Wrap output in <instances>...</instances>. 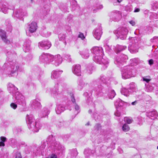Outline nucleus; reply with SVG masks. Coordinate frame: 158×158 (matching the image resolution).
Masks as SVG:
<instances>
[{"label":"nucleus","mask_w":158,"mask_h":158,"mask_svg":"<svg viewBox=\"0 0 158 158\" xmlns=\"http://www.w3.org/2000/svg\"><path fill=\"white\" fill-rule=\"evenodd\" d=\"M91 51L94 54L93 59L94 60L98 63L102 64V70L106 69L108 65L109 62L107 58L104 56L102 48L101 47H95L91 49Z\"/></svg>","instance_id":"1"},{"label":"nucleus","mask_w":158,"mask_h":158,"mask_svg":"<svg viewBox=\"0 0 158 158\" xmlns=\"http://www.w3.org/2000/svg\"><path fill=\"white\" fill-rule=\"evenodd\" d=\"M78 37L79 38H81L82 40L85 38V37L84 36L83 34L81 32L79 33Z\"/></svg>","instance_id":"49"},{"label":"nucleus","mask_w":158,"mask_h":158,"mask_svg":"<svg viewBox=\"0 0 158 158\" xmlns=\"http://www.w3.org/2000/svg\"><path fill=\"white\" fill-rule=\"evenodd\" d=\"M125 10L128 12H130L132 10V6L131 5H127L125 7Z\"/></svg>","instance_id":"37"},{"label":"nucleus","mask_w":158,"mask_h":158,"mask_svg":"<svg viewBox=\"0 0 158 158\" xmlns=\"http://www.w3.org/2000/svg\"><path fill=\"white\" fill-rule=\"evenodd\" d=\"M130 45L128 49L131 53H134L138 52L139 47L137 44H130Z\"/></svg>","instance_id":"18"},{"label":"nucleus","mask_w":158,"mask_h":158,"mask_svg":"<svg viewBox=\"0 0 158 158\" xmlns=\"http://www.w3.org/2000/svg\"><path fill=\"white\" fill-rule=\"evenodd\" d=\"M78 154V152L76 149H73L71 150L68 154L67 158H75Z\"/></svg>","instance_id":"26"},{"label":"nucleus","mask_w":158,"mask_h":158,"mask_svg":"<svg viewBox=\"0 0 158 158\" xmlns=\"http://www.w3.org/2000/svg\"><path fill=\"white\" fill-rule=\"evenodd\" d=\"M49 158H57V155L55 154H52L50 156H48Z\"/></svg>","instance_id":"52"},{"label":"nucleus","mask_w":158,"mask_h":158,"mask_svg":"<svg viewBox=\"0 0 158 158\" xmlns=\"http://www.w3.org/2000/svg\"><path fill=\"white\" fill-rule=\"evenodd\" d=\"M27 14L26 11L22 9H19L15 11L13 16L14 17L20 18L22 16H26Z\"/></svg>","instance_id":"11"},{"label":"nucleus","mask_w":158,"mask_h":158,"mask_svg":"<svg viewBox=\"0 0 158 158\" xmlns=\"http://www.w3.org/2000/svg\"><path fill=\"white\" fill-rule=\"evenodd\" d=\"M139 102L138 101H135L134 102H132L131 103V104L132 105L135 106L137 104H138Z\"/></svg>","instance_id":"58"},{"label":"nucleus","mask_w":158,"mask_h":158,"mask_svg":"<svg viewBox=\"0 0 158 158\" xmlns=\"http://www.w3.org/2000/svg\"><path fill=\"white\" fill-rule=\"evenodd\" d=\"M110 17L114 21H118L122 17V13L120 11L114 10L110 13Z\"/></svg>","instance_id":"9"},{"label":"nucleus","mask_w":158,"mask_h":158,"mask_svg":"<svg viewBox=\"0 0 158 158\" xmlns=\"http://www.w3.org/2000/svg\"><path fill=\"white\" fill-rule=\"evenodd\" d=\"M5 146V143L1 141L0 142V147L2 146Z\"/></svg>","instance_id":"64"},{"label":"nucleus","mask_w":158,"mask_h":158,"mask_svg":"<svg viewBox=\"0 0 158 158\" xmlns=\"http://www.w3.org/2000/svg\"><path fill=\"white\" fill-rule=\"evenodd\" d=\"M65 110V107L62 105H59L57 106L56 111L57 114H60Z\"/></svg>","instance_id":"29"},{"label":"nucleus","mask_w":158,"mask_h":158,"mask_svg":"<svg viewBox=\"0 0 158 158\" xmlns=\"http://www.w3.org/2000/svg\"><path fill=\"white\" fill-rule=\"evenodd\" d=\"M72 70L73 73L75 75L79 76H81V67L79 64L74 65L73 66Z\"/></svg>","instance_id":"15"},{"label":"nucleus","mask_w":158,"mask_h":158,"mask_svg":"<svg viewBox=\"0 0 158 158\" xmlns=\"http://www.w3.org/2000/svg\"><path fill=\"white\" fill-rule=\"evenodd\" d=\"M115 33L117 34L120 39L124 40L126 38V35L128 33V30L125 27H119L115 31Z\"/></svg>","instance_id":"8"},{"label":"nucleus","mask_w":158,"mask_h":158,"mask_svg":"<svg viewBox=\"0 0 158 158\" xmlns=\"http://www.w3.org/2000/svg\"><path fill=\"white\" fill-rule=\"evenodd\" d=\"M145 86H146V90L148 92H151L152 91V90L153 89V88L152 87L150 86L149 85L146 84H145Z\"/></svg>","instance_id":"43"},{"label":"nucleus","mask_w":158,"mask_h":158,"mask_svg":"<svg viewBox=\"0 0 158 158\" xmlns=\"http://www.w3.org/2000/svg\"><path fill=\"white\" fill-rule=\"evenodd\" d=\"M48 149L49 151H54V152L58 154L63 152L65 149L64 147L60 145L59 142L55 141L52 142Z\"/></svg>","instance_id":"3"},{"label":"nucleus","mask_w":158,"mask_h":158,"mask_svg":"<svg viewBox=\"0 0 158 158\" xmlns=\"http://www.w3.org/2000/svg\"><path fill=\"white\" fill-rule=\"evenodd\" d=\"M148 62H149V64H150L151 65H152V64H153V60H152V59L150 60H149Z\"/></svg>","instance_id":"63"},{"label":"nucleus","mask_w":158,"mask_h":158,"mask_svg":"<svg viewBox=\"0 0 158 158\" xmlns=\"http://www.w3.org/2000/svg\"><path fill=\"white\" fill-rule=\"evenodd\" d=\"M43 33L44 34V36L45 37H48L50 35V33H49L48 34H47V31L46 30H44L43 32Z\"/></svg>","instance_id":"51"},{"label":"nucleus","mask_w":158,"mask_h":158,"mask_svg":"<svg viewBox=\"0 0 158 158\" xmlns=\"http://www.w3.org/2000/svg\"><path fill=\"white\" fill-rule=\"evenodd\" d=\"M0 36L2 41L6 44H9L10 41L7 39L6 32L4 30H0Z\"/></svg>","instance_id":"17"},{"label":"nucleus","mask_w":158,"mask_h":158,"mask_svg":"<svg viewBox=\"0 0 158 158\" xmlns=\"http://www.w3.org/2000/svg\"><path fill=\"white\" fill-rule=\"evenodd\" d=\"M15 158H22V156L21 154L19 153H17L16 154Z\"/></svg>","instance_id":"55"},{"label":"nucleus","mask_w":158,"mask_h":158,"mask_svg":"<svg viewBox=\"0 0 158 158\" xmlns=\"http://www.w3.org/2000/svg\"><path fill=\"white\" fill-rule=\"evenodd\" d=\"M8 88L10 93H12L13 94L17 91L18 89L14 85L11 83H9Z\"/></svg>","instance_id":"22"},{"label":"nucleus","mask_w":158,"mask_h":158,"mask_svg":"<svg viewBox=\"0 0 158 158\" xmlns=\"http://www.w3.org/2000/svg\"><path fill=\"white\" fill-rule=\"evenodd\" d=\"M49 111L47 108H44L42 111L41 113L40 114L41 118L44 117L48 114Z\"/></svg>","instance_id":"30"},{"label":"nucleus","mask_w":158,"mask_h":158,"mask_svg":"<svg viewBox=\"0 0 158 158\" xmlns=\"http://www.w3.org/2000/svg\"><path fill=\"white\" fill-rule=\"evenodd\" d=\"M150 80V79H148L146 77H144L143 78V80L146 81L147 83H148Z\"/></svg>","instance_id":"56"},{"label":"nucleus","mask_w":158,"mask_h":158,"mask_svg":"<svg viewBox=\"0 0 158 158\" xmlns=\"http://www.w3.org/2000/svg\"><path fill=\"white\" fill-rule=\"evenodd\" d=\"M94 67L92 64H90L89 65L87 68V70L88 73L89 74H91L92 72L93 69Z\"/></svg>","instance_id":"38"},{"label":"nucleus","mask_w":158,"mask_h":158,"mask_svg":"<svg viewBox=\"0 0 158 158\" xmlns=\"http://www.w3.org/2000/svg\"><path fill=\"white\" fill-rule=\"evenodd\" d=\"M46 146L44 144H42L40 147H38L36 149V152L35 153V155H37L39 154L43 155V153L44 152V150Z\"/></svg>","instance_id":"28"},{"label":"nucleus","mask_w":158,"mask_h":158,"mask_svg":"<svg viewBox=\"0 0 158 158\" xmlns=\"http://www.w3.org/2000/svg\"><path fill=\"white\" fill-rule=\"evenodd\" d=\"M37 28V23L36 22H32L28 26L29 31L31 33L34 32L36 30Z\"/></svg>","instance_id":"19"},{"label":"nucleus","mask_w":158,"mask_h":158,"mask_svg":"<svg viewBox=\"0 0 158 158\" xmlns=\"http://www.w3.org/2000/svg\"><path fill=\"white\" fill-rule=\"evenodd\" d=\"M75 109L76 110H78L79 109V107L76 104L75 105Z\"/></svg>","instance_id":"62"},{"label":"nucleus","mask_w":158,"mask_h":158,"mask_svg":"<svg viewBox=\"0 0 158 158\" xmlns=\"http://www.w3.org/2000/svg\"><path fill=\"white\" fill-rule=\"evenodd\" d=\"M98 89H97L96 91L97 92H101V91H102V87L101 85H100V87H98Z\"/></svg>","instance_id":"61"},{"label":"nucleus","mask_w":158,"mask_h":158,"mask_svg":"<svg viewBox=\"0 0 158 158\" xmlns=\"http://www.w3.org/2000/svg\"><path fill=\"white\" fill-rule=\"evenodd\" d=\"M93 35L97 40L100 39L102 34V28L101 26H99L93 31Z\"/></svg>","instance_id":"13"},{"label":"nucleus","mask_w":158,"mask_h":158,"mask_svg":"<svg viewBox=\"0 0 158 158\" xmlns=\"http://www.w3.org/2000/svg\"><path fill=\"white\" fill-rule=\"evenodd\" d=\"M62 57L60 55H57L55 56H53V58L52 59V64L56 66H58L60 64L62 61Z\"/></svg>","instance_id":"14"},{"label":"nucleus","mask_w":158,"mask_h":158,"mask_svg":"<svg viewBox=\"0 0 158 158\" xmlns=\"http://www.w3.org/2000/svg\"><path fill=\"white\" fill-rule=\"evenodd\" d=\"M78 84L77 88L79 90H81L83 88L88 85L87 83L81 79H80L78 80Z\"/></svg>","instance_id":"23"},{"label":"nucleus","mask_w":158,"mask_h":158,"mask_svg":"<svg viewBox=\"0 0 158 158\" xmlns=\"http://www.w3.org/2000/svg\"><path fill=\"white\" fill-rule=\"evenodd\" d=\"M40 100L39 99H36L35 100H34L31 101V103L33 105L40 107L41 106V104L39 102Z\"/></svg>","instance_id":"33"},{"label":"nucleus","mask_w":158,"mask_h":158,"mask_svg":"<svg viewBox=\"0 0 158 158\" xmlns=\"http://www.w3.org/2000/svg\"><path fill=\"white\" fill-rule=\"evenodd\" d=\"M113 47L114 51L117 53H119L121 51L127 48L126 46H123L119 45H116V47L113 46Z\"/></svg>","instance_id":"25"},{"label":"nucleus","mask_w":158,"mask_h":158,"mask_svg":"<svg viewBox=\"0 0 158 158\" xmlns=\"http://www.w3.org/2000/svg\"><path fill=\"white\" fill-rule=\"evenodd\" d=\"M13 98L15 99L16 102L20 105H24L25 104L24 97L18 91L13 94Z\"/></svg>","instance_id":"7"},{"label":"nucleus","mask_w":158,"mask_h":158,"mask_svg":"<svg viewBox=\"0 0 158 158\" xmlns=\"http://www.w3.org/2000/svg\"><path fill=\"white\" fill-rule=\"evenodd\" d=\"M152 8L153 10H156L158 8V3L157 2H154L152 5Z\"/></svg>","instance_id":"40"},{"label":"nucleus","mask_w":158,"mask_h":158,"mask_svg":"<svg viewBox=\"0 0 158 158\" xmlns=\"http://www.w3.org/2000/svg\"><path fill=\"white\" fill-rule=\"evenodd\" d=\"M124 121L126 122L127 123L130 124L132 123L133 120L131 118L127 117H125L124 118Z\"/></svg>","instance_id":"42"},{"label":"nucleus","mask_w":158,"mask_h":158,"mask_svg":"<svg viewBox=\"0 0 158 158\" xmlns=\"http://www.w3.org/2000/svg\"><path fill=\"white\" fill-rule=\"evenodd\" d=\"M104 47L105 48L106 50L107 51H110V50L111 49L109 46L108 45H106L104 46Z\"/></svg>","instance_id":"59"},{"label":"nucleus","mask_w":158,"mask_h":158,"mask_svg":"<svg viewBox=\"0 0 158 158\" xmlns=\"http://www.w3.org/2000/svg\"><path fill=\"white\" fill-rule=\"evenodd\" d=\"M51 46V43L48 41H42L39 42V46L44 49H48Z\"/></svg>","instance_id":"16"},{"label":"nucleus","mask_w":158,"mask_h":158,"mask_svg":"<svg viewBox=\"0 0 158 158\" xmlns=\"http://www.w3.org/2000/svg\"><path fill=\"white\" fill-rule=\"evenodd\" d=\"M10 106L14 109H15L17 107V105L14 103H12L10 104Z\"/></svg>","instance_id":"50"},{"label":"nucleus","mask_w":158,"mask_h":158,"mask_svg":"<svg viewBox=\"0 0 158 158\" xmlns=\"http://www.w3.org/2000/svg\"><path fill=\"white\" fill-rule=\"evenodd\" d=\"M146 115L149 118L154 117V118H156L158 116V114L157 112L155 110L147 112Z\"/></svg>","instance_id":"24"},{"label":"nucleus","mask_w":158,"mask_h":158,"mask_svg":"<svg viewBox=\"0 0 158 158\" xmlns=\"http://www.w3.org/2000/svg\"><path fill=\"white\" fill-rule=\"evenodd\" d=\"M0 8L1 10L5 14L7 13L8 10H9L7 6L6 5L3 4H0Z\"/></svg>","instance_id":"31"},{"label":"nucleus","mask_w":158,"mask_h":158,"mask_svg":"<svg viewBox=\"0 0 158 158\" xmlns=\"http://www.w3.org/2000/svg\"><path fill=\"white\" fill-rule=\"evenodd\" d=\"M116 111L114 113V115L117 117H119L121 115L120 112L118 110V109H117Z\"/></svg>","instance_id":"47"},{"label":"nucleus","mask_w":158,"mask_h":158,"mask_svg":"<svg viewBox=\"0 0 158 158\" xmlns=\"http://www.w3.org/2000/svg\"><path fill=\"white\" fill-rule=\"evenodd\" d=\"M123 105V102L119 98L117 99L114 102V105L117 109H118V106H122Z\"/></svg>","instance_id":"32"},{"label":"nucleus","mask_w":158,"mask_h":158,"mask_svg":"<svg viewBox=\"0 0 158 158\" xmlns=\"http://www.w3.org/2000/svg\"><path fill=\"white\" fill-rule=\"evenodd\" d=\"M129 23L132 26H134L135 24V22L134 21H133V20H131V21H129Z\"/></svg>","instance_id":"60"},{"label":"nucleus","mask_w":158,"mask_h":158,"mask_svg":"<svg viewBox=\"0 0 158 158\" xmlns=\"http://www.w3.org/2000/svg\"><path fill=\"white\" fill-rule=\"evenodd\" d=\"M61 86H57V85L52 89L51 92V94L54 97H56L57 95L61 94L63 91V89L61 88Z\"/></svg>","instance_id":"12"},{"label":"nucleus","mask_w":158,"mask_h":158,"mask_svg":"<svg viewBox=\"0 0 158 158\" xmlns=\"http://www.w3.org/2000/svg\"><path fill=\"white\" fill-rule=\"evenodd\" d=\"M127 59L128 57L127 56L123 54L116 57L114 63L118 66H120L123 64L124 62H125L126 60Z\"/></svg>","instance_id":"10"},{"label":"nucleus","mask_w":158,"mask_h":158,"mask_svg":"<svg viewBox=\"0 0 158 158\" xmlns=\"http://www.w3.org/2000/svg\"><path fill=\"white\" fill-rule=\"evenodd\" d=\"M133 69L134 67L132 65L124 67L121 71L122 78L124 79H127L132 77V70Z\"/></svg>","instance_id":"4"},{"label":"nucleus","mask_w":158,"mask_h":158,"mask_svg":"<svg viewBox=\"0 0 158 158\" xmlns=\"http://www.w3.org/2000/svg\"><path fill=\"white\" fill-rule=\"evenodd\" d=\"M150 19L152 20L153 18H155V19L158 18V15L157 16L156 14L151 13V15H150Z\"/></svg>","instance_id":"44"},{"label":"nucleus","mask_w":158,"mask_h":158,"mask_svg":"<svg viewBox=\"0 0 158 158\" xmlns=\"http://www.w3.org/2000/svg\"><path fill=\"white\" fill-rule=\"evenodd\" d=\"M130 92L128 89L125 88H123L121 90V94L126 96H129Z\"/></svg>","instance_id":"34"},{"label":"nucleus","mask_w":158,"mask_h":158,"mask_svg":"<svg viewBox=\"0 0 158 158\" xmlns=\"http://www.w3.org/2000/svg\"><path fill=\"white\" fill-rule=\"evenodd\" d=\"M101 126L100 124H96L95 126H94V128L98 130L100 128Z\"/></svg>","instance_id":"54"},{"label":"nucleus","mask_w":158,"mask_h":158,"mask_svg":"<svg viewBox=\"0 0 158 158\" xmlns=\"http://www.w3.org/2000/svg\"><path fill=\"white\" fill-rule=\"evenodd\" d=\"M27 123L29 129L33 131L37 132L40 129L39 123L35 121L33 116L31 115H27L26 117Z\"/></svg>","instance_id":"2"},{"label":"nucleus","mask_w":158,"mask_h":158,"mask_svg":"<svg viewBox=\"0 0 158 158\" xmlns=\"http://www.w3.org/2000/svg\"><path fill=\"white\" fill-rule=\"evenodd\" d=\"M79 53L83 58L86 59L89 56L90 51L89 50L86 49L80 51Z\"/></svg>","instance_id":"20"},{"label":"nucleus","mask_w":158,"mask_h":158,"mask_svg":"<svg viewBox=\"0 0 158 158\" xmlns=\"http://www.w3.org/2000/svg\"><path fill=\"white\" fill-rule=\"evenodd\" d=\"M62 72V71H53L52 73L51 78L52 79L58 78Z\"/></svg>","instance_id":"27"},{"label":"nucleus","mask_w":158,"mask_h":158,"mask_svg":"<svg viewBox=\"0 0 158 158\" xmlns=\"http://www.w3.org/2000/svg\"><path fill=\"white\" fill-rule=\"evenodd\" d=\"M70 96L71 97V101L73 103L75 102V99L74 98V97L73 94L71 93L70 94Z\"/></svg>","instance_id":"46"},{"label":"nucleus","mask_w":158,"mask_h":158,"mask_svg":"<svg viewBox=\"0 0 158 158\" xmlns=\"http://www.w3.org/2000/svg\"><path fill=\"white\" fill-rule=\"evenodd\" d=\"M116 95L115 93L114 90H111L108 94V97L110 99L113 98Z\"/></svg>","instance_id":"35"},{"label":"nucleus","mask_w":158,"mask_h":158,"mask_svg":"<svg viewBox=\"0 0 158 158\" xmlns=\"http://www.w3.org/2000/svg\"><path fill=\"white\" fill-rule=\"evenodd\" d=\"M129 129L130 128L129 127L128 125L126 124H124L122 127V129L123 131L125 132L128 131Z\"/></svg>","instance_id":"41"},{"label":"nucleus","mask_w":158,"mask_h":158,"mask_svg":"<svg viewBox=\"0 0 158 158\" xmlns=\"http://www.w3.org/2000/svg\"><path fill=\"white\" fill-rule=\"evenodd\" d=\"M100 80L103 83H106L108 79L105 76L102 75L100 76Z\"/></svg>","instance_id":"36"},{"label":"nucleus","mask_w":158,"mask_h":158,"mask_svg":"<svg viewBox=\"0 0 158 158\" xmlns=\"http://www.w3.org/2000/svg\"><path fill=\"white\" fill-rule=\"evenodd\" d=\"M53 56L48 53H42L40 56L39 60L40 62L44 63H49L52 61Z\"/></svg>","instance_id":"6"},{"label":"nucleus","mask_w":158,"mask_h":158,"mask_svg":"<svg viewBox=\"0 0 158 158\" xmlns=\"http://www.w3.org/2000/svg\"><path fill=\"white\" fill-rule=\"evenodd\" d=\"M23 70L17 64L15 63L14 65H11V71L8 73V75L9 77L16 76L18 75L17 72H21Z\"/></svg>","instance_id":"5"},{"label":"nucleus","mask_w":158,"mask_h":158,"mask_svg":"<svg viewBox=\"0 0 158 158\" xmlns=\"http://www.w3.org/2000/svg\"><path fill=\"white\" fill-rule=\"evenodd\" d=\"M0 140L2 142H5L6 141V138L3 136H1L0 137Z\"/></svg>","instance_id":"53"},{"label":"nucleus","mask_w":158,"mask_h":158,"mask_svg":"<svg viewBox=\"0 0 158 158\" xmlns=\"http://www.w3.org/2000/svg\"><path fill=\"white\" fill-rule=\"evenodd\" d=\"M31 41L29 40L25 41L23 45V50L25 52H28L30 49Z\"/></svg>","instance_id":"21"},{"label":"nucleus","mask_w":158,"mask_h":158,"mask_svg":"<svg viewBox=\"0 0 158 158\" xmlns=\"http://www.w3.org/2000/svg\"><path fill=\"white\" fill-rule=\"evenodd\" d=\"M156 40H158V37L155 36L152 39H151V41L152 42L157 43Z\"/></svg>","instance_id":"48"},{"label":"nucleus","mask_w":158,"mask_h":158,"mask_svg":"<svg viewBox=\"0 0 158 158\" xmlns=\"http://www.w3.org/2000/svg\"><path fill=\"white\" fill-rule=\"evenodd\" d=\"M64 58L66 60H68L69 61H71V58L70 57V55L69 54H65Z\"/></svg>","instance_id":"45"},{"label":"nucleus","mask_w":158,"mask_h":158,"mask_svg":"<svg viewBox=\"0 0 158 158\" xmlns=\"http://www.w3.org/2000/svg\"><path fill=\"white\" fill-rule=\"evenodd\" d=\"M130 89H132L133 92L135 91L136 89V85L134 83H131L130 84Z\"/></svg>","instance_id":"39"},{"label":"nucleus","mask_w":158,"mask_h":158,"mask_svg":"<svg viewBox=\"0 0 158 158\" xmlns=\"http://www.w3.org/2000/svg\"><path fill=\"white\" fill-rule=\"evenodd\" d=\"M53 139L52 136L50 135L48 137V140L49 142H51V140H53Z\"/></svg>","instance_id":"57"}]
</instances>
